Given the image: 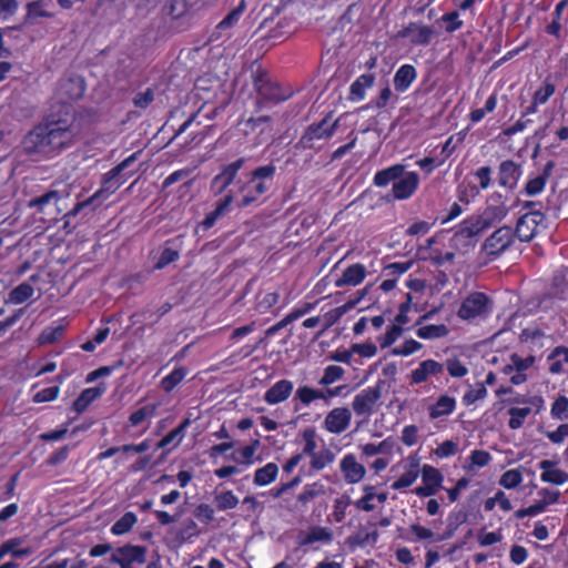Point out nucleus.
<instances>
[{"mask_svg": "<svg viewBox=\"0 0 568 568\" xmlns=\"http://www.w3.org/2000/svg\"><path fill=\"white\" fill-rule=\"evenodd\" d=\"M246 163V158L240 156L232 162L222 164L220 171L210 181V192L221 196L214 209L202 221V226L209 230L216 221L232 211L235 203L237 209H245L260 202L268 192L276 174L272 163L261 165L247 174H240Z\"/></svg>", "mask_w": 568, "mask_h": 568, "instance_id": "nucleus-1", "label": "nucleus"}, {"mask_svg": "<svg viewBox=\"0 0 568 568\" xmlns=\"http://www.w3.org/2000/svg\"><path fill=\"white\" fill-rule=\"evenodd\" d=\"M75 116L70 105L45 115L22 139L23 152L29 156L53 159L69 149L75 140Z\"/></svg>", "mask_w": 568, "mask_h": 568, "instance_id": "nucleus-2", "label": "nucleus"}, {"mask_svg": "<svg viewBox=\"0 0 568 568\" xmlns=\"http://www.w3.org/2000/svg\"><path fill=\"white\" fill-rule=\"evenodd\" d=\"M108 554H110V557L106 559L109 565H115L119 568H139L146 564L148 548L130 542L118 547L103 542L94 545L89 550V555L92 558L103 557Z\"/></svg>", "mask_w": 568, "mask_h": 568, "instance_id": "nucleus-3", "label": "nucleus"}, {"mask_svg": "<svg viewBox=\"0 0 568 568\" xmlns=\"http://www.w3.org/2000/svg\"><path fill=\"white\" fill-rule=\"evenodd\" d=\"M135 160V154H132L124 159L122 162L116 164L110 171L103 174L101 181V187L94 192L90 197L84 201L78 202L68 213L63 216H75L80 211L89 205L94 204L98 201L108 199L111 194L115 193L132 175L124 171Z\"/></svg>", "mask_w": 568, "mask_h": 568, "instance_id": "nucleus-4", "label": "nucleus"}, {"mask_svg": "<svg viewBox=\"0 0 568 568\" xmlns=\"http://www.w3.org/2000/svg\"><path fill=\"white\" fill-rule=\"evenodd\" d=\"M339 120V118L333 120L332 112H329L322 120L311 123L305 128L294 148L301 151H321L324 144L331 140L338 130Z\"/></svg>", "mask_w": 568, "mask_h": 568, "instance_id": "nucleus-5", "label": "nucleus"}, {"mask_svg": "<svg viewBox=\"0 0 568 568\" xmlns=\"http://www.w3.org/2000/svg\"><path fill=\"white\" fill-rule=\"evenodd\" d=\"M252 78L257 93L255 101L256 112L264 108L280 104L293 95L290 89H285L280 83L272 81L268 73L262 68L254 70Z\"/></svg>", "mask_w": 568, "mask_h": 568, "instance_id": "nucleus-6", "label": "nucleus"}, {"mask_svg": "<svg viewBox=\"0 0 568 568\" xmlns=\"http://www.w3.org/2000/svg\"><path fill=\"white\" fill-rule=\"evenodd\" d=\"M494 307L495 302L488 294L474 291L462 300L456 314L462 321L479 323L491 316Z\"/></svg>", "mask_w": 568, "mask_h": 568, "instance_id": "nucleus-7", "label": "nucleus"}, {"mask_svg": "<svg viewBox=\"0 0 568 568\" xmlns=\"http://www.w3.org/2000/svg\"><path fill=\"white\" fill-rule=\"evenodd\" d=\"M420 261L429 262L435 267H444L454 264V252L448 247V241L444 232H437L426 240V243L417 248Z\"/></svg>", "mask_w": 568, "mask_h": 568, "instance_id": "nucleus-8", "label": "nucleus"}, {"mask_svg": "<svg viewBox=\"0 0 568 568\" xmlns=\"http://www.w3.org/2000/svg\"><path fill=\"white\" fill-rule=\"evenodd\" d=\"M63 200L61 192L57 190H48L28 201L27 206L34 210V213L41 214L44 222H55L62 214L60 202Z\"/></svg>", "mask_w": 568, "mask_h": 568, "instance_id": "nucleus-9", "label": "nucleus"}, {"mask_svg": "<svg viewBox=\"0 0 568 568\" xmlns=\"http://www.w3.org/2000/svg\"><path fill=\"white\" fill-rule=\"evenodd\" d=\"M516 239L514 229L509 225H503L485 239L480 250L489 261H495L513 246Z\"/></svg>", "mask_w": 568, "mask_h": 568, "instance_id": "nucleus-10", "label": "nucleus"}, {"mask_svg": "<svg viewBox=\"0 0 568 568\" xmlns=\"http://www.w3.org/2000/svg\"><path fill=\"white\" fill-rule=\"evenodd\" d=\"M546 214L542 211H527L523 213L516 223L514 232L520 242L528 243L539 233L545 225Z\"/></svg>", "mask_w": 568, "mask_h": 568, "instance_id": "nucleus-11", "label": "nucleus"}, {"mask_svg": "<svg viewBox=\"0 0 568 568\" xmlns=\"http://www.w3.org/2000/svg\"><path fill=\"white\" fill-rule=\"evenodd\" d=\"M511 207L507 205V197L500 192H493L486 200V206L478 214L488 229L507 217Z\"/></svg>", "mask_w": 568, "mask_h": 568, "instance_id": "nucleus-12", "label": "nucleus"}, {"mask_svg": "<svg viewBox=\"0 0 568 568\" xmlns=\"http://www.w3.org/2000/svg\"><path fill=\"white\" fill-rule=\"evenodd\" d=\"M419 475L422 476V485L416 487L413 493L420 497H432L443 488L444 475L440 470L429 464H424L419 468Z\"/></svg>", "mask_w": 568, "mask_h": 568, "instance_id": "nucleus-13", "label": "nucleus"}, {"mask_svg": "<svg viewBox=\"0 0 568 568\" xmlns=\"http://www.w3.org/2000/svg\"><path fill=\"white\" fill-rule=\"evenodd\" d=\"M384 381H378L376 385L369 386L355 395L352 402V408L357 416H369L374 407L382 397V386Z\"/></svg>", "mask_w": 568, "mask_h": 568, "instance_id": "nucleus-14", "label": "nucleus"}, {"mask_svg": "<svg viewBox=\"0 0 568 568\" xmlns=\"http://www.w3.org/2000/svg\"><path fill=\"white\" fill-rule=\"evenodd\" d=\"M557 90L552 74H547L531 95L530 103L521 111L523 116L536 114L540 105L546 104Z\"/></svg>", "mask_w": 568, "mask_h": 568, "instance_id": "nucleus-15", "label": "nucleus"}, {"mask_svg": "<svg viewBox=\"0 0 568 568\" xmlns=\"http://www.w3.org/2000/svg\"><path fill=\"white\" fill-rule=\"evenodd\" d=\"M246 9L245 0L233 8L214 28L209 37L210 42L220 41L223 38H230L232 30L240 22L244 11Z\"/></svg>", "mask_w": 568, "mask_h": 568, "instance_id": "nucleus-16", "label": "nucleus"}, {"mask_svg": "<svg viewBox=\"0 0 568 568\" xmlns=\"http://www.w3.org/2000/svg\"><path fill=\"white\" fill-rule=\"evenodd\" d=\"M434 36L435 31L433 27L413 21L398 31V37L408 39L414 47L429 45Z\"/></svg>", "mask_w": 568, "mask_h": 568, "instance_id": "nucleus-17", "label": "nucleus"}, {"mask_svg": "<svg viewBox=\"0 0 568 568\" xmlns=\"http://www.w3.org/2000/svg\"><path fill=\"white\" fill-rule=\"evenodd\" d=\"M521 175V164L507 159L501 161L498 166L497 182L501 187L514 191L517 187Z\"/></svg>", "mask_w": 568, "mask_h": 568, "instance_id": "nucleus-18", "label": "nucleus"}, {"mask_svg": "<svg viewBox=\"0 0 568 568\" xmlns=\"http://www.w3.org/2000/svg\"><path fill=\"white\" fill-rule=\"evenodd\" d=\"M352 412L347 407H335L327 413L323 428L331 434H342L351 425Z\"/></svg>", "mask_w": 568, "mask_h": 568, "instance_id": "nucleus-19", "label": "nucleus"}, {"mask_svg": "<svg viewBox=\"0 0 568 568\" xmlns=\"http://www.w3.org/2000/svg\"><path fill=\"white\" fill-rule=\"evenodd\" d=\"M419 185V175L415 171L405 172L393 183L392 195L395 200H407L414 195Z\"/></svg>", "mask_w": 568, "mask_h": 568, "instance_id": "nucleus-20", "label": "nucleus"}, {"mask_svg": "<svg viewBox=\"0 0 568 568\" xmlns=\"http://www.w3.org/2000/svg\"><path fill=\"white\" fill-rule=\"evenodd\" d=\"M339 469L347 484L359 483L366 474L365 467L359 464L354 454H346L341 459Z\"/></svg>", "mask_w": 568, "mask_h": 568, "instance_id": "nucleus-21", "label": "nucleus"}, {"mask_svg": "<svg viewBox=\"0 0 568 568\" xmlns=\"http://www.w3.org/2000/svg\"><path fill=\"white\" fill-rule=\"evenodd\" d=\"M444 365L435 359H425L409 374L410 385H419L429 378L443 374Z\"/></svg>", "mask_w": 568, "mask_h": 568, "instance_id": "nucleus-22", "label": "nucleus"}, {"mask_svg": "<svg viewBox=\"0 0 568 568\" xmlns=\"http://www.w3.org/2000/svg\"><path fill=\"white\" fill-rule=\"evenodd\" d=\"M420 459L416 454L409 455L406 460L405 471L392 484V489L402 490L410 487L419 477Z\"/></svg>", "mask_w": 568, "mask_h": 568, "instance_id": "nucleus-23", "label": "nucleus"}, {"mask_svg": "<svg viewBox=\"0 0 568 568\" xmlns=\"http://www.w3.org/2000/svg\"><path fill=\"white\" fill-rule=\"evenodd\" d=\"M333 539V532L327 527L311 526L306 531H300L297 544L300 547L312 546L316 542L329 544Z\"/></svg>", "mask_w": 568, "mask_h": 568, "instance_id": "nucleus-24", "label": "nucleus"}, {"mask_svg": "<svg viewBox=\"0 0 568 568\" xmlns=\"http://www.w3.org/2000/svg\"><path fill=\"white\" fill-rule=\"evenodd\" d=\"M180 237L166 240L163 250L160 252L159 256L154 261L153 270L160 271L165 268L171 263L176 262L180 258Z\"/></svg>", "mask_w": 568, "mask_h": 568, "instance_id": "nucleus-25", "label": "nucleus"}, {"mask_svg": "<svg viewBox=\"0 0 568 568\" xmlns=\"http://www.w3.org/2000/svg\"><path fill=\"white\" fill-rule=\"evenodd\" d=\"M488 230V226L484 223L478 214H473L464 219L457 226L455 232L471 242H477L476 237Z\"/></svg>", "mask_w": 568, "mask_h": 568, "instance_id": "nucleus-26", "label": "nucleus"}, {"mask_svg": "<svg viewBox=\"0 0 568 568\" xmlns=\"http://www.w3.org/2000/svg\"><path fill=\"white\" fill-rule=\"evenodd\" d=\"M557 463L550 459H542L538 467L541 469L540 480L552 485H564L568 481V473L556 468Z\"/></svg>", "mask_w": 568, "mask_h": 568, "instance_id": "nucleus-27", "label": "nucleus"}, {"mask_svg": "<svg viewBox=\"0 0 568 568\" xmlns=\"http://www.w3.org/2000/svg\"><path fill=\"white\" fill-rule=\"evenodd\" d=\"M294 389V384L290 379H280L274 383L264 394V400L268 405H276L285 402Z\"/></svg>", "mask_w": 568, "mask_h": 568, "instance_id": "nucleus-28", "label": "nucleus"}, {"mask_svg": "<svg viewBox=\"0 0 568 568\" xmlns=\"http://www.w3.org/2000/svg\"><path fill=\"white\" fill-rule=\"evenodd\" d=\"M379 538V534L376 528L373 530H367L364 527H361L355 532L351 534L345 539V545L351 549L355 550L357 548H363L366 546H375Z\"/></svg>", "mask_w": 568, "mask_h": 568, "instance_id": "nucleus-29", "label": "nucleus"}, {"mask_svg": "<svg viewBox=\"0 0 568 568\" xmlns=\"http://www.w3.org/2000/svg\"><path fill=\"white\" fill-rule=\"evenodd\" d=\"M105 389L106 387L103 383L94 387L84 388L80 393V395L73 400L72 409L77 414L84 413L94 400H97L104 394Z\"/></svg>", "mask_w": 568, "mask_h": 568, "instance_id": "nucleus-30", "label": "nucleus"}, {"mask_svg": "<svg viewBox=\"0 0 568 568\" xmlns=\"http://www.w3.org/2000/svg\"><path fill=\"white\" fill-rule=\"evenodd\" d=\"M366 267L362 263H354L347 266L341 277L335 281L336 287L359 285L366 277Z\"/></svg>", "mask_w": 568, "mask_h": 568, "instance_id": "nucleus-31", "label": "nucleus"}, {"mask_svg": "<svg viewBox=\"0 0 568 568\" xmlns=\"http://www.w3.org/2000/svg\"><path fill=\"white\" fill-rule=\"evenodd\" d=\"M417 78V70L413 64H403L395 72L393 84L398 93L406 92Z\"/></svg>", "mask_w": 568, "mask_h": 568, "instance_id": "nucleus-32", "label": "nucleus"}, {"mask_svg": "<svg viewBox=\"0 0 568 568\" xmlns=\"http://www.w3.org/2000/svg\"><path fill=\"white\" fill-rule=\"evenodd\" d=\"M375 79L373 73L361 74L349 87L348 100L352 102L363 101L366 90L373 87Z\"/></svg>", "mask_w": 568, "mask_h": 568, "instance_id": "nucleus-33", "label": "nucleus"}, {"mask_svg": "<svg viewBox=\"0 0 568 568\" xmlns=\"http://www.w3.org/2000/svg\"><path fill=\"white\" fill-rule=\"evenodd\" d=\"M404 171L405 165L400 163L393 164L388 168L377 171L373 178V183L377 187H385L390 182L394 183L396 180L402 178Z\"/></svg>", "mask_w": 568, "mask_h": 568, "instance_id": "nucleus-34", "label": "nucleus"}, {"mask_svg": "<svg viewBox=\"0 0 568 568\" xmlns=\"http://www.w3.org/2000/svg\"><path fill=\"white\" fill-rule=\"evenodd\" d=\"M552 169V163L548 162L542 172L534 178H529L528 181L525 184L524 193L527 196H535L540 194L548 182V179L550 176V171Z\"/></svg>", "mask_w": 568, "mask_h": 568, "instance_id": "nucleus-35", "label": "nucleus"}, {"mask_svg": "<svg viewBox=\"0 0 568 568\" xmlns=\"http://www.w3.org/2000/svg\"><path fill=\"white\" fill-rule=\"evenodd\" d=\"M456 409V399L447 394H443L428 407L430 419H437L454 413Z\"/></svg>", "mask_w": 568, "mask_h": 568, "instance_id": "nucleus-36", "label": "nucleus"}, {"mask_svg": "<svg viewBox=\"0 0 568 568\" xmlns=\"http://www.w3.org/2000/svg\"><path fill=\"white\" fill-rule=\"evenodd\" d=\"M310 458V468L305 473L306 476H312L316 473H320L325 467L331 465L335 459V454L329 448L324 447L312 455Z\"/></svg>", "mask_w": 568, "mask_h": 568, "instance_id": "nucleus-37", "label": "nucleus"}, {"mask_svg": "<svg viewBox=\"0 0 568 568\" xmlns=\"http://www.w3.org/2000/svg\"><path fill=\"white\" fill-rule=\"evenodd\" d=\"M189 369L185 366L174 367L168 375L160 381V388L166 393H172L187 376Z\"/></svg>", "mask_w": 568, "mask_h": 568, "instance_id": "nucleus-38", "label": "nucleus"}, {"mask_svg": "<svg viewBox=\"0 0 568 568\" xmlns=\"http://www.w3.org/2000/svg\"><path fill=\"white\" fill-rule=\"evenodd\" d=\"M549 364V373L559 375L564 373V364H568V347L564 345L556 346L547 357Z\"/></svg>", "mask_w": 568, "mask_h": 568, "instance_id": "nucleus-39", "label": "nucleus"}, {"mask_svg": "<svg viewBox=\"0 0 568 568\" xmlns=\"http://www.w3.org/2000/svg\"><path fill=\"white\" fill-rule=\"evenodd\" d=\"M278 475V466L270 462L261 468H257L254 473L253 483L256 486H267L275 481Z\"/></svg>", "mask_w": 568, "mask_h": 568, "instance_id": "nucleus-40", "label": "nucleus"}, {"mask_svg": "<svg viewBox=\"0 0 568 568\" xmlns=\"http://www.w3.org/2000/svg\"><path fill=\"white\" fill-rule=\"evenodd\" d=\"M159 406L160 404L158 403H151L131 413L129 416V426L136 427L146 422L148 419L153 418L158 413Z\"/></svg>", "mask_w": 568, "mask_h": 568, "instance_id": "nucleus-41", "label": "nucleus"}, {"mask_svg": "<svg viewBox=\"0 0 568 568\" xmlns=\"http://www.w3.org/2000/svg\"><path fill=\"white\" fill-rule=\"evenodd\" d=\"M475 242L465 239L464 236L459 235L456 232H454V234L448 239V247L450 251L454 252V260L456 258L457 255H467L475 248Z\"/></svg>", "mask_w": 568, "mask_h": 568, "instance_id": "nucleus-42", "label": "nucleus"}, {"mask_svg": "<svg viewBox=\"0 0 568 568\" xmlns=\"http://www.w3.org/2000/svg\"><path fill=\"white\" fill-rule=\"evenodd\" d=\"M23 539L20 537L10 538L1 544L3 551L13 558H24L32 554L30 547H23Z\"/></svg>", "mask_w": 568, "mask_h": 568, "instance_id": "nucleus-43", "label": "nucleus"}, {"mask_svg": "<svg viewBox=\"0 0 568 568\" xmlns=\"http://www.w3.org/2000/svg\"><path fill=\"white\" fill-rule=\"evenodd\" d=\"M436 535L433 529L420 524H412L407 530L405 539L409 542L430 540L435 541Z\"/></svg>", "mask_w": 568, "mask_h": 568, "instance_id": "nucleus-44", "label": "nucleus"}, {"mask_svg": "<svg viewBox=\"0 0 568 568\" xmlns=\"http://www.w3.org/2000/svg\"><path fill=\"white\" fill-rule=\"evenodd\" d=\"M448 334L449 329L445 324H428L416 329V335L422 339L443 338Z\"/></svg>", "mask_w": 568, "mask_h": 568, "instance_id": "nucleus-45", "label": "nucleus"}, {"mask_svg": "<svg viewBox=\"0 0 568 568\" xmlns=\"http://www.w3.org/2000/svg\"><path fill=\"white\" fill-rule=\"evenodd\" d=\"M189 425V419H184L178 427L170 430L168 434H165L156 444L158 449H164L171 444H174V447L178 446L182 438L184 429Z\"/></svg>", "mask_w": 568, "mask_h": 568, "instance_id": "nucleus-46", "label": "nucleus"}, {"mask_svg": "<svg viewBox=\"0 0 568 568\" xmlns=\"http://www.w3.org/2000/svg\"><path fill=\"white\" fill-rule=\"evenodd\" d=\"M239 503V497L232 490H222L214 495V505L219 511L234 509Z\"/></svg>", "mask_w": 568, "mask_h": 568, "instance_id": "nucleus-47", "label": "nucleus"}, {"mask_svg": "<svg viewBox=\"0 0 568 568\" xmlns=\"http://www.w3.org/2000/svg\"><path fill=\"white\" fill-rule=\"evenodd\" d=\"M34 294V288L29 282H23L9 292L8 302L12 304H22L30 300Z\"/></svg>", "mask_w": 568, "mask_h": 568, "instance_id": "nucleus-48", "label": "nucleus"}, {"mask_svg": "<svg viewBox=\"0 0 568 568\" xmlns=\"http://www.w3.org/2000/svg\"><path fill=\"white\" fill-rule=\"evenodd\" d=\"M26 23L34 24L39 18H51L53 14L44 9L42 0L31 1L26 7Z\"/></svg>", "mask_w": 568, "mask_h": 568, "instance_id": "nucleus-49", "label": "nucleus"}, {"mask_svg": "<svg viewBox=\"0 0 568 568\" xmlns=\"http://www.w3.org/2000/svg\"><path fill=\"white\" fill-rule=\"evenodd\" d=\"M138 521V517L132 511H126L121 516L111 527V532L114 536H122L129 532Z\"/></svg>", "mask_w": 568, "mask_h": 568, "instance_id": "nucleus-50", "label": "nucleus"}, {"mask_svg": "<svg viewBox=\"0 0 568 568\" xmlns=\"http://www.w3.org/2000/svg\"><path fill=\"white\" fill-rule=\"evenodd\" d=\"M323 389L310 387L307 385L300 386L294 396V402L300 400L303 406H310L312 402L322 399Z\"/></svg>", "mask_w": 568, "mask_h": 568, "instance_id": "nucleus-51", "label": "nucleus"}, {"mask_svg": "<svg viewBox=\"0 0 568 568\" xmlns=\"http://www.w3.org/2000/svg\"><path fill=\"white\" fill-rule=\"evenodd\" d=\"M508 427L513 430L524 426L526 418L531 414L530 407H510L508 409Z\"/></svg>", "mask_w": 568, "mask_h": 568, "instance_id": "nucleus-52", "label": "nucleus"}, {"mask_svg": "<svg viewBox=\"0 0 568 568\" xmlns=\"http://www.w3.org/2000/svg\"><path fill=\"white\" fill-rule=\"evenodd\" d=\"M280 301L278 292H268L265 294L258 293L256 295V311L261 314L267 313Z\"/></svg>", "mask_w": 568, "mask_h": 568, "instance_id": "nucleus-53", "label": "nucleus"}, {"mask_svg": "<svg viewBox=\"0 0 568 568\" xmlns=\"http://www.w3.org/2000/svg\"><path fill=\"white\" fill-rule=\"evenodd\" d=\"M302 439L304 442L303 449L300 454H303V457H311L315 453H317V443H316V430L313 427L305 428L302 434Z\"/></svg>", "mask_w": 568, "mask_h": 568, "instance_id": "nucleus-54", "label": "nucleus"}, {"mask_svg": "<svg viewBox=\"0 0 568 568\" xmlns=\"http://www.w3.org/2000/svg\"><path fill=\"white\" fill-rule=\"evenodd\" d=\"M345 371L338 365H328L318 381L321 386H329L344 377Z\"/></svg>", "mask_w": 568, "mask_h": 568, "instance_id": "nucleus-55", "label": "nucleus"}, {"mask_svg": "<svg viewBox=\"0 0 568 568\" xmlns=\"http://www.w3.org/2000/svg\"><path fill=\"white\" fill-rule=\"evenodd\" d=\"M352 500L348 495L344 494L334 500L333 505V519L335 523L341 524L345 520L347 515V508Z\"/></svg>", "mask_w": 568, "mask_h": 568, "instance_id": "nucleus-56", "label": "nucleus"}, {"mask_svg": "<svg viewBox=\"0 0 568 568\" xmlns=\"http://www.w3.org/2000/svg\"><path fill=\"white\" fill-rule=\"evenodd\" d=\"M550 415L557 420L568 419V397L566 395H558L556 397L551 404Z\"/></svg>", "mask_w": 568, "mask_h": 568, "instance_id": "nucleus-57", "label": "nucleus"}, {"mask_svg": "<svg viewBox=\"0 0 568 568\" xmlns=\"http://www.w3.org/2000/svg\"><path fill=\"white\" fill-rule=\"evenodd\" d=\"M322 494H324L323 484H321L320 481L307 484L300 493L297 500L305 505Z\"/></svg>", "mask_w": 568, "mask_h": 568, "instance_id": "nucleus-58", "label": "nucleus"}, {"mask_svg": "<svg viewBox=\"0 0 568 568\" xmlns=\"http://www.w3.org/2000/svg\"><path fill=\"white\" fill-rule=\"evenodd\" d=\"M403 334V328L398 325H389L385 334L378 336L377 341L379 343L381 348L390 347Z\"/></svg>", "mask_w": 568, "mask_h": 568, "instance_id": "nucleus-59", "label": "nucleus"}, {"mask_svg": "<svg viewBox=\"0 0 568 568\" xmlns=\"http://www.w3.org/2000/svg\"><path fill=\"white\" fill-rule=\"evenodd\" d=\"M521 481L523 474L519 469H508L501 475L499 485L506 489H514L518 487Z\"/></svg>", "mask_w": 568, "mask_h": 568, "instance_id": "nucleus-60", "label": "nucleus"}, {"mask_svg": "<svg viewBox=\"0 0 568 568\" xmlns=\"http://www.w3.org/2000/svg\"><path fill=\"white\" fill-rule=\"evenodd\" d=\"M423 348V344L409 338L406 339L402 345L394 347L390 354L394 356H409Z\"/></svg>", "mask_w": 568, "mask_h": 568, "instance_id": "nucleus-61", "label": "nucleus"}, {"mask_svg": "<svg viewBox=\"0 0 568 568\" xmlns=\"http://www.w3.org/2000/svg\"><path fill=\"white\" fill-rule=\"evenodd\" d=\"M63 333L64 327L62 325L45 327L39 336V342L40 344H53L63 336Z\"/></svg>", "mask_w": 568, "mask_h": 568, "instance_id": "nucleus-62", "label": "nucleus"}, {"mask_svg": "<svg viewBox=\"0 0 568 568\" xmlns=\"http://www.w3.org/2000/svg\"><path fill=\"white\" fill-rule=\"evenodd\" d=\"M547 508L548 506H546L545 503H542V500L539 499L528 507L516 510L514 516L516 519H524L525 517H535L546 511Z\"/></svg>", "mask_w": 568, "mask_h": 568, "instance_id": "nucleus-63", "label": "nucleus"}, {"mask_svg": "<svg viewBox=\"0 0 568 568\" xmlns=\"http://www.w3.org/2000/svg\"><path fill=\"white\" fill-rule=\"evenodd\" d=\"M59 394H60L59 385L47 387V388H43V389L37 392L32 396V402L36 404L53 402L58 398Z\"/></svg>", "mask_w": 568, "mask_h": 568, "instance_id": "nucleus-64", "label": "nucleus"}]
</instances>
